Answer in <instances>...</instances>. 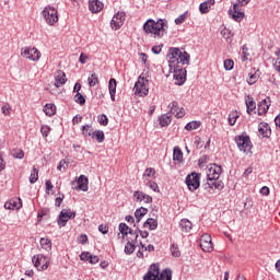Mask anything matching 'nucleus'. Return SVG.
Instances as JSON below:
<instances>
[{
  "label": "nucleus",
  "instance_id": "obj_34",
  "mask_svg": "<svg viewBox=\"0 0 280 280\" xmlns=\"http://www.w3.org/2000/svg\"><path fill=\"white\" fill-rule=\"evenodd\" d=\"M74 102H77V104H80V106H84L86 104V98H84V95H82V93L78 92L74 95Z\"/></svg>",
  "mask_w": 280,
  "mask_h": 280
},
{
  "label": "nucleus",
  "instance_id": "obj_11",
  "mask_svg": "<svg viewBox=\"0 0 280 280\" xmlns=\"http://www.w3.org/2000/svg\"><path fill=\"white\" fill-rule=\"evenodd\" d=\"M145 82H148V79L140 75L133 88L136 95H139L140 97H145V95H148L150 90L145 86Z\"/></svg>",
  "mask_w": 280,
  "mask_h": 280
},
{
  "label": "nucleus",
  "instance_id": "obj_32",
  "mask_svg": "<svg viewBox=\"0 0 280 280\" xmlns=\"http://www.w3.org/2000/svg\"><path fill=\"white\" fill-rule=\"evenodd\" d=\"M92 139H96L97 143H104V131L102 130H96L92 132Z\"/></svg>",
  "mask_w": 280,
  "mask_h": 280
},
{
  "label": "nucleus",
  "instance_id": "obj_36",
  "mask_svg": "<svg viewBox=\"0 0 280 280\" xmlns=\"http://www.w3.org/2000/svg\"><path fill=\"white\" fill-rule=\"evenodd\" d=\"M40 246L44 248V250H51V241L48 238H40Z\"/></svg>",
  "mask_w": 280,
  "mask_h": 280
},
{
  "label": "nucleus",
  "instance_id": "obj_14",
  "mask_svg": "<svg viewBox=\"0 0 280 280\" xmlns=\"http://www.w3.org/2000/svg\"><path fill=\"white\" fill-rule=\"evenodd\" d=\"M220 174H222V166L212 164L209 168L208 180H218V178H220Z\"/></svg>",
  "mask_w": 280,
  "mask_h": 280
},
{
  "label": "nucleus",
  "instance_id": "obj_51",
  "mask_svg": "<svg viewBox=\"0 0 280 280\" xmlns=\"http://www.w3.org/2000/svg\"><path fill=\"white\" fill-rule=\"evenodd\" d=\"M98 124H101V126H108V116L105 114L98 116Z\"/></svg>",
  "mask_w": 280,
  "mask_h": 280
},
{
  "label": "nucleus",
  "instance_id": "obj_61",
  "mask_svg": "<svg viewBox=\"0 0 280 280\" xmlns=\"http://www.w3.org/2000/svg\"><path fill=\"white\" fill-rule=\"evenodd\" d=\"M247 82H248L249 85L255 84V82H257V75L250 74Z\"/></svg>",
  "mask_w": 280,
  "mask_h": 280
},
{
  "label": "nucleus",
  "instance_id": "obj_9",
  "mask_svg": "<svg viewBox=\"0 0 280 280\" xmlns=\"http://www.w3.org/2000/svg\"><path fill=\"white\" fill-rule=\"evenodd\" d=\"M32 261L37 270H47V268H49V259H47L43 254L33 256Z\"/></svg>",
  "mask_w": 280,
  "mask_h": 280
},
{
  "label": "nucleus",
  "instance_id": "obj_35",
  "mask_svg": "<svg viewBox=\"0 0 280 280\" xmlns=\"http://www.w3.org/2000/svg\"><path fill=\"white\" fill-rule=\"evenodd\" d=\"M36 180H38V168H36V166H34L31 172L30 183L32 185H34V183H36Z\"/></svg>",
  "mask_w": 280,
  "mask_h": 280
},
{
  "label": "nucleus",
  "instance_id": "obj_42",
  "mask_svg": "<svg viewBox=\"0 0 280 280\" xmlns=\"http://www.w3.org/2000/svg\"><path fill=\"white\" fill-rule=\"evenodd\" d=\"M82 135L83 137H93V129L89 125H84L82 127Z\"/></svg>",
  "mask_w": 280,
  "mask_h": 280
},
{
  "label": "nucleus",
  "instance_id": "obj_1",
  "mask_svg": "<svg viewBox=\"0 0 280 280\" xmlns=\"http://www.w3.org/2000/svg\"><path fill=\"white\" fill-rule=\"evenodd\" d=\"M168 67H180V65H189V52L180 50V48H170L168 54Z\"/></svg>",
  "mask_w": 280,
  "mask_h": 280
},
{
  "label": "nucleus",
  "instance_id": "obj_57",
  "mask_svg": "<svg viewBox=\"0 0 280 280\" xmlns=\"http://www.w3.org/2000/svg\"><path fill=\"white\" fill-rule=\"evenodd\" d=\"M207 163H209V155H203L198 160L199 165H205Z\"/></svg>",
  "mask_w": 280,
  "mask_h": 280
},
{
  "label": "nucleus",
  "instance_id": "obj_58",
  "mask_svg": "<svg viewBox=\"0 0 280 280\" xmlns=\"http://www.w3.org/2000/svg\"><path fill=\"white\" fill-rule=\"evenodd\" d=\"M177 119H182V117H185V108L178 107L177 114L175 115Z\"/></svg>",
  "mask_w": 280,
  "mask_h": 280
},
{
  "label": "nucleus",
  "instance_id": "obj_5",
  "mask_svg": "<svg viewBox=\"0 0 280 280\" xmlns=\"http://www.w3.org/2000/svg\"><path fill=\"white\" fill-rule=\"evenodd\" d=\"M42 15L44 16L47 25H56V22L58 21V10H56V8L51 5L45 7Z\"/></svg>",
  "mask_w": 280,
  "mask_h": 280
},
{
  "label": "nucleus",
  "instance_id": "obj_55",
  "mask_svg": "<svg viewBox=\"0 0 280 280\" xmlns=\"http://www.w3.org/2000/svg\"><path fill=\"white\" fill-rule=\"evenodd\" d=\"M89 257H91V254L89 252H83L80 255L81 261H89V259H90Z\"/></svg>",
  "mask_w": 280,
  "mask_h": 280
},
{
  "label": "nucleus",
  "instance_id": "obj_17",
  "mask_svg": "<svg viewBox=\"0 0 280 280\" xmlns=\"http://www.w3.org/2000/svg\"><path fill=\"white\" fill-rule=\"evenodd\" d=\"M89 10L93 14H97V12H102V10H104V3H102V1H100V0H90L89 1Z\"/></svg>",
  "mask_w": 280,
  "mask_h": 280
},
{
  "label": "nucleus",
  "instance_id": "obj_44",
  "mask_svg": "<svg viewBox=\"0 0 280 280\" xmlns=\"http://www.w3.org/2000/svg\"><path fill=\"white\" fill-rule=\"evenodd\" d=\"M248 56H250V52H248V46L243 45V48H242V60H243V62H246V60H248Z\"/></svg>",
  "mask_w": 280,
  "mask_h": 280
},
{
  "label": "nucleus",
  "instance_id": "obj_47",
  "mask_svg": "<svg viewBox=\"0 0 280 280\" xmlns=\"http://www.w3.org/2000/svg\"><path fill=\"white\" fill-rule=\"evenodd\" d=\"M40 132H42L43 137L47 138V137H49V132H51V128L47 125H43L40 128Z\"/></svg>",
  "mask_w": 280,
  "mask_h": 280
},
{
  "label": "nucleus",
  "instance_id": "obj_45",
  "mask_svg": "<svg viewBox=\"0 0 280 280\" xmlns=\"http://www.w3.org/2000/svg\"><path fill=\"white\" fill-rule=\"evenodd\" d=\"M147 187L151 188L152 191H155L156 194H159V184H156V182H152V180H148L147 182Z\"/></svg>",
  "mask_w": 280,
  "mask_h": 280
},
{
  "label": "nucleus",
  "instance_id": "obj_63",
  "mask_svg": "<svg viewBox=\"0 0 280 280\" xmlns=\"http://www.w3.org/2000/svg\"><path fill=\"white\" fill-rule=\"evenodd\" d=\"M54 189V185L51 184V180L47 179L46 180V194H49Z\"/></svg>",
  "mask_w": 280,
  "mask_h": 280
},
{
  "label": "nucleus",
  "instance_id": "obj_18",
  "mask_svg": "<svg viewBox=\"0 0 280 280\" xmlns=\"http://www.w3.org/2000/svg\"><path fill=\"white\" fill-rule=\"evenodd\" d=\"M137 240H139V233L138 232H136L133 234V237L130 238V241L127 242V244L125 246L126 255H132L135 253V242H137Z\"/></svg>",
  "mask_w": 280,
  "mask_h": 280
},
{
  "label": "nucleus",
  "instance_id": "obj_49",
  "mask_svg": "<svg viewBox=\"0 0 280 280\" xmlns=\"http://www.w3.org/2000/svg\"><path fill=\"white\" fill-rule=\"evenodd\" d=\"M171 253L173 257H180V249H178V245L173 244L171 247Z\"/></svg>",
  "mask_w": 280,
  "mask_h": 280
},
{
  "label": "nucleus",
  "instance_id": "obj_59",
  "mask_svg": "<svg viewBox=\"0 0 280 280\" xmlns=\"http://www.w3.org/2000/svg\"><path fill=\"white\" fill-rule=\"evenodd\" d=\"M1 110H2V114L10 115V110H12V107H10V105L7 104L2 106Z\"/></svg>",
  "mask_w": 280,
  "mask_h": 280
},
{
  "label": "nucleus",
  "instance_id": "obj_20",
  "mask_svg": "<svg viewBox=\"0 0 280 280\" xmlns=\"http://www.w3.org/2000/svg\"><path fill=\"white\" fill-rule=\"evenodd\" d=\"M78 187L81 189V191H89V177L85 175H81L78 180Z\"/></svg>",
  "mask_w": 280,
  "mask_h": 280
},
{
  "label": "nucleus",
  "instance_id": "obj_33",
  "mask_svg": "<svg viewBox=\"0 0 280 280\" xmlns=\"http://www.w3.org/2000/svg\"><path fill=\"white\" fill-rule=\"evenodd\" d=\"M173 160L174 161H183V151L180 148L175 147L173 150Z\"/></svg>",
  "mask_w": 280,
  "mask_h": 280
},
{
  "label": "nucleus",
  "instance_id": "obj_24",
  "mask_svg": "<svg viewBox=\"0 0 280 280\" xmlns=\"http://www.w3.org/2000/svg\"><path fill=\"white\" fill-rule=\"evenodd\" d=\"M191 221L188 219H182L179 222V228L184 233H189L191 231Z\"/></svg>",
  "mask_w": 280,
  "mask_h": 280
},
{
  "label": "nucleus",
  "instance_id": "obj_41",
  "mask_svg": "<svg viewBox=\"0 0 280 280\" xmlns=\"http://www.w3.org/2000/svg\"><path fill=\"white\" fill-rule=\"evenodd\" d=\"M200 126V122L198 121H190L186 124L185 130L191 131V130H198V127Z\"/></svg>",
  "mask_w": 280,
  "mask_h": 280
},
{
  "label": "nucleus",
  "instance_id": "obj_29",
  "mask_svg": "<svg viewBox=\"0 0 280 280\" xmlns=\"http://www.w3.org/2000/svg\"><path fill=\"white\" fill-rule=\"evenodd\" d=\"M245 104H246L248 115H250V113H253V110L257 108V104L255 103V100L250 96H248V100L245 102Z\"/></svg>",
  "mask_w": 280,
  "mask_h": 280
},
{
  "label": "nucleus",
  "instance_id": "obj_64",
  "mask_svg": "<svg viewBox=\"0 0 280 280\" xmlns=\"http://www.w3.org/2000/svg\"><path fill=\"white\" fill-rule=\"evenodd\" d=\"M89 261H90V264H97V261H100V258L95 255H90Z\"/></svg>",
  "mask_w": 280,
  "mask_h": 280
},
{
  "label": "nucleus",
  "instance_id": "obj_10",
  "mask_svg": "<svg viewBox=\"0 0 280 280\" xmlns=\"http://www.w3.org/2000/svg\"><path fill=\"white\" fill-rule=\"evenodd\" d=\"M186 185L190 191H196L200 187V174L191 173L186 177Z\"/></svg>",
  "mask_w": 280,
  "mask_h": 280
},
{
  "label": "nucleus",
  "instance_id": "obj_28",
  "mask_svg": "<svg viewBox=\"0 0 280 280\" xmlns=\"http://www.w3.org/2000/svg\"><path fill=\"white\" fill-rule=\"evenodd\" d=\"M172 124V115L170 114H164L160 117V126L162 128H165L166 126Z\"/></svg>",
  "mask_w": 280,
  "mask_h": 280
},
{
  "label": "nucleus",
  "instance_id": "obj_13",
  "mask_svg": "<svg viewBox=\"0 0 280 280\" xmlns=\"http://www.w3.org/2000/svg\"><path fill=\"white\" fill-rule=\"evenodd\" d=\"M125 21H126V13L118 12L112 19L110 25H112L113 30H119V27H121V25H124Z\"/></svg>",
  "mask_w": 280,
  "mask_h": 280
},
{
  "label": "nucleus",
  "instance_id": "obj_26",
  "mask_svg": "<svg viewBox=\"0 0 280 280\" xmlns=\"http://www.w3.org/2000/svg\"><path fill=\"white\" fill-rule=\"evenodd\" d=\"M23 207V203L16 202L14 200L7 201L4 203V209L7 210H14V209H21Z\"/></svg>",
  "mask_w": 280,
  "mask_h": 280
},
{
  "label": "nucleus",
  "instance_id": "obj_31",
  "mask_svg": "<svg viewBox=\"0 0 280 280\" xmlns=\"http://www.w3.org/2000/svg\"><path fill=\"white\" fill-rule=\"evenodd\" d=\"M208 185L210 187V189H218L220 191V189H224V184L218 179L214 180H209Z\"/></svg>",
  "mask_w": 280,
  "mask_h": 280
},
{
  "label": "nucleus",
  "instance_id": "obj_54",
  "mask_svg": "<svg viewBox=\"0 0 280 280\" xmlns=\"http://www.w3.org/2000/svg\"><path fill=\"white\" fill-rule=\"evenodd\" d=\"M154 174H156V171H154V168L150 167V168H147L143 176H148L150 178V176H154Z\"/></svg>",
  "mask_w": 280,
  "mask_h": 280
},
{
  "label": "nucleus",
  "instance_id": "obj_60",
  "mask_svg": "<svg viewBox=\"0 0 280 280\" xmlns=\"http://www.w3.org/2000/svg\"><path fill=\"white\" fill-rule=\"evenodd\" d=\"M260 194L262 196H268L270 194V188L268 186H264L260 188Z\"/></svg>",
  "mask_w": 280,
  "mask_h": 280
},
{
  "label": "nucleus",
  "instance_id": "obj_19",
  "mask_svg": "<svg viewBox=\"0 0 280 280\" xmlns=\"http://www.w3.org/2000/svg\"><path fill=\"white\" fill-rule=\"evenodd\" d=\"M268 108H270V97L262 100L258 104V115H266L268 113Z\"/></svg>",
  "mask_w": 280,
  "mask_h": 280
},
{
  "label": "nucleus",
  "instance_id": "obj_2",
  "mask_svg": "<svg viewBox=\"0 0 280 280\" xmlns=\"http://www.w3.org/2000/svg\"><path fill=\"white\" fill-rule=\"evenodd\" d=\"M143 31L145 34H152L154 38H162L163 34H165V22L163 20L155 22L150 19L143 24Z\"/></svg>",
  "mask_w": 280,
  "mask_h": 280
},
{
  "label": "nucleus",
  "instance_id": "obj_43",
  "mask_svg": "<svg viewBox=\"0 0 280 280\" xmlns=\"http://www.w3.org/2000/svg\"><path fill=\"white\" fill-rule=\"evenodd\" d=\"M189 16V12H184L182 15H179L177 19H175L176 25H183L184 21H187V18Z\"/></svg>",
  "mask_w": 280,
  "mask_h": 280
},
{
  "label": "nucleus",
  "instance_id": "obj_25",
  "mask_svg": "<svg viewBox=\"0 0 280 280\" xmlns=\"http://www.w3.org/2000/svg\"><path fill=\"white\" fill-rule=\"evenodd\" d=\"M119 231L122 235V237H126V235H135L136 232H132V229H130V226H128V224L126 223H120L119 224Z\"/></svg>",
  "mask_w": 280,
  "mask_h": 280
},
{
  "label": "nucleus",
  "instance_id": "obj_27",
  "mask_svg": "<svg viewBox=\"0 0 280 280\" xmlns=\"http://www.w3.org/2000/svg\"><path fill=\"white\" fill-rule=\"evenodd\" d=\"M148 214V209L144 207H141L140 209H137L135 212V218H136V224H139L141 222V218L143 215Z\"/></svg>",
  "mask_w": 280,
  "mask_h": 280
},
{
  "label": "nucleus",
  "instance_id": "obj_15",
  "mask_svg": "<svg viewBox=\"0 0 280 280\" xmlns=\"http://www.w3.org/2000/svg\"><path fill=\"white\" fill-rule=\"evenodd\" d=\"M230 14H231L233 21H236V23L242 22V20L245 16L244 12H242V10H240V4H237V3H235L233 5V10H230Z\"/></svg>",
  "mask_w": 280,
  "mask_h": 280
},
{
  "label": "nucleus",
  "instance_id": "obj_53",
  "mask_svg": "<svg viewBox=\"0 0 280 280\" xmlns=\"http://www.w3.org/2000/svg\"><path fill=\"white\" fill-rule=\"evenodd\" d=\"M88 61H89V55L81 52L79 57V62H81V65H86Z\"/></svg>",
  "mask_w": 280,
  "mask_h": 280
},
{
  "label": "nucleus",
  "instance_id": "obj_38",
  "mask_svg": "<svg viewBox=\"0 0 280 280\" xmlns=\"http://www.w3.org/2000/svg\"><path fill=\"white\" fill-rule=\"evenodd\" d=\"M89 86H95L100 84V79L97 78V74L92 73L91 77L88 79Z\"/></svg>",
  "mask_w": 280,
  "mask_h": 280
},
{
  "label": "nucleus",
  "instance_id": "obj_30",
  "mask_svg": "<svg viewBox=\"0 0 280 280\" xmlns=\"http://www.w3.org/2000/svg\"><path fill=\"white\" fill-rule=\"evenodd\" d=\"M44 113L48 117H52V115H56V105H54V104H46L44 106Z\"/></svg>",
  "mask_w": 280,
  "mask_h": 280
},
{
  "label": "nucleus",
  "instance_id": "obj_23",
  "mask_svg": "<svg viewBox=\"0 0 280 280\" xmlns=\"http://www.w3.org/2000/svg\"><path fill=\"white\" fill-rule=\"evenodd\" d=\"M158 226L159 222L152 218L148 219L143 224V228L149 229V231H156Z\"/></svg>",
  "mask_w": 280,
  "mask_h": 280
},
{
  "label": "nucleus",
  "instance_id": "obj_40",
  "mask_svg": "<svg viewBox=\"0 0 280 280\" xmlns=\"http://www.w3.org/2000/svg\"><path fill=\"white\" fill-rule=\"evenodd\" d=\"M11 156H13V159H23V156H25V153L21 149H13L11 151Z\"/></svg>",
  "mask_w": 280,
  "mask_h": 280
},
{
  "label": "nucleus",
  "instance_id": "obj_62",
  "mask_svg": "<svg viewBox=\"0 0 280 280\" xmlns=\"http://www.w3.org/2000/svg\"><path fill=\"white\" fill-rule=\"evenodd\" d=\"M98 231H100V233H103V235H106V233H108V226L101 224L98 226Z\"/></svg>",
  "mask_w": 280,
  "mask_h": 280
},
{
  "label": "nucleus",
  "instance_id": "obj_39",
  "mask_svg": "<svg viewBox=\"0 0 280 280\" xmlns=\"http://www.w3.org/2000/svg\"><path fill=\"white\" fill-rule=\"evenodd\" d=\"M133 198H135L136 202H143V200L145 198V194L141 190H136L133 192Z\"/></svg>",
  "mask_w": 280,
  "mask_h": 280
},
{
  "label": "nucleus",
  "instance_id": "obj_12",
  "mask_svg": "<svg viewBox=\"0 0 280 280\" xmlns=\"http://www.w3.org/2000/svg\"><path fill=\"white\" fill-rule=\"evenodd\" d=\"M200 248L205 253H211L213 250V242H211V235L203 234L200 238Z\"/></svg>",
  "mask_w": 280,
  "mask_h": 280
},
{
  "label": "nucleus",
  "instance_id": "obj_52",
  "mask_svg": "<svg viewBox=\"0 0 280 280\" xmlns=\"http://www.w3.org/2000/svg\"><path fill=\"white\" fill-rule=\"evenodd\" d=\"M221 34L223 37H225L226 40L233 36V33L229 28H224L221 31Z\"/></svg>",
  "mask_w": 280,
  "mask_h": 280
},
{
  "label": "nucleus",
  "instance_id": "obj_3",
  "mask_svg": "<svg viewBox=\"0 0 280 280\" xmlns=\"http://www.w3.org/2000/svg\"><path fill=\"white\" fill-rule=\"evenodd\" d=\"M143 280H172V270L164 269L162 272L159 269V264H153L149 267Z\"/></svg>",
  "mask_w": 280,
  "mask_h": 280
},
{
  "label": "nucleus",
  "instance_id": "obj_22",
  "mask_svg": "<svg viewBox=\"0 0 280 280\" xmlns=\"http://www.w3.org/2000/svg\"><path fill=\"white\" fill-rule=\"evenodd\" d=\"M108 91L112 102H115V94L117 93V80L110 79L108 83Z\"/></svg>",
  "mask_w": 280,
  "mask_h": 280
},
{
  "label": "nucleus",
  "instance_id": "obj_46",
  "mask_svg": "<svg viewBox=\"0 0 280 280\" xmlns=\"http://www.w3.org/2000/svg\"><path fill=\"white\" fill-rule=\"evenodd\" d=\"M223 65H224V69L226 71H231L233 69V67H235V62L233 60H231V59L224 60Z\"/></svg>",
  "mask_w": 280,
  "mask_h": 280
},
{
  "label": "nucleus",
  "instance_id": "obj_6",
  "mask_svg": "<svg viewBox=\"0 0 280 280\" xmlns=\"http://www.w3.org/2000/svg\"><path fill=\"white\" fill-rule=\"evenodd\" d=\"M21 56L33 62H38L40 60V51L36 47L21 48Z\"/></svg>",
  "mask_w": 280,
  "mask_h": 280
},
{
  "label": "nucleus",
  "instance_id": "obj_7",
  "mask_svg": "<svg viewBox=\"0 0 280 280\" xmlns=\"http://www.w3.org/2000/svg\"><path fill=\"white\" fill-rule=\"evenodd\" d=\"M174 72V80L177 86H183L187 82V70L180 66L172 67L171 71Z\"/></svg>",
  "mask_w": 280,
  "mask_h": 280
},
{
  "label": "nucleus",
  "instance_id": "obj_8",
  "mask_svg": "<svg viewBox=\"0 0 280 280\" xmlns=\"http://www.w3.org/2000/svg\"><path fill=\"white\" fill-rule=\"evenodd\" d=\"M75 215V211H71V209H62L58 215L57 224L59 226H67V222L74 220Z\"/></svg>",
  "mask_w": 280,
  "mask_h": 280
},
{
  "label": "nucleus",
  "instance_id": "obj_37",
  "mask_svg": "<svg viewBox=\"0 0 280 280\" xmlns=\"http://www.w3.org/2000/svg\"><path fill=\"white\" fill-rule=\"evenodd\" d=\"M258 132L262 136V137H270V128H268L267 125H262L258 128Z\"/></svg>",
  "mask_w": 280,
  "mask_h": 280
},
{
  "label": "nucleus",
  "instance_id": "obj_4",
  "mask_svg": "<svg viewBox=\"0 0 280 280\" xmlns=\"http://www.w3.org/2000/svg\"><path fill=\"white\" fill-rule=\"evenodd\" d=\"M235 142L237 144L238 150L244 152V154L253 155V142H250V137L248 136H236Z\"/></svg>",
  "mask_w": 280,
  "mask_h": 280
},
{
  "label": "nucleus",
  "instance_id": "obj_48",
  "mask_svg": "<svg viewBox=\"0 0 280 280\" xmlns=\"http://www.w3.org/2000/svg\"><path fill=\"white\" fill-rule=\"evenodd\" d=\"M168 108L171 109V113L173 115H177V110H178V102H172L170 105H168Z\"/></svg>",
  "mask_w": 280,
  "mask_h": 280
},
{
  "label": "nucleus",
  "instance_id": "obj_16",
  "mask_svg": "<svg viewBox=\"0 0 280 280\" xmlns=\"http://www.w3.org/2000/svg\"><path fill=\"white\" fill-rule=\"evenodd\" d=\"M63 84H67V74L62 70H59L55 73V86L60 89Z\"/></svg>",
  "mask_w": 280,
  "mask_h": 280
},
{
  "label": "nucleus",
  "instance_id": "obj_50",
  "mask_svg": "<svg viewBox=\"0 0 280 280\" xmlns=\"http://www.w3.org/2000/svg\"><path fill=\"white\" fill-rule=\"evenodd\" d=\"M238 117L240 116L235 113L231 114L228 118V121H229L230 126H235V122L237 121Z\"/></svg>",
  "mask_w": 280,
  "mask_h": 280
},
{
  "label": "nucleus",
  "instance_id": "obj_21",
  "mask_svg": "<svg viewBox=\"0 0 280 280\" xmlns=\"http://www.w3.org/2000/svg\"><path fill=\"white\" fill-rule=\"evenodd\" d=\"M211 5H215V0H207L199 5V11L201 14H208L209 10H211Z\"/></svg>",
  "mask_w": 280,
  "mask_h": 280
},
{
  "label": "nucleus",
  "instance_id": "obj_56",
  "mask_svg": "<svg viewBox=\"0 0 280 280\" xmlns=\"http://www.w3.org/2000/svg\"><path fill=\"white\" fill-rule=\"evenodd\" d=\"M137 232L139 233L140 237H142V240L148 238V235H150V233H148V231H142V230H140L139 228H137L136 233H137Z\"/></svg>",
  "mask_w": 280,
  "mask_h": 280
}]
</instances>
